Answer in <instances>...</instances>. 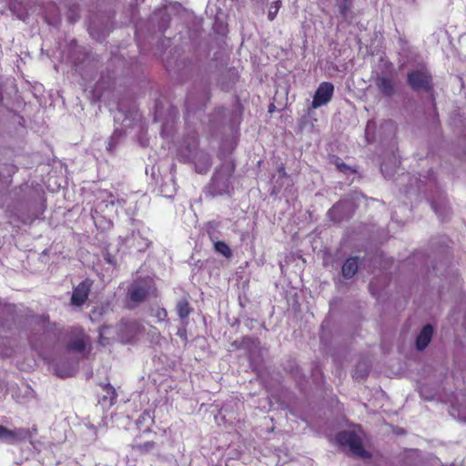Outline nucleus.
I'll list each match as a JSON object with an SVG mask.
<instances>
[{
	"instance_id": "obj_10",
	"label": "nucleus",
	"mask_w": 466,
	"mask_h": 466,
	"mask_svg": "<svg viewBox=\"0 0 466 466\" xmlns=\"http://www.w3.org/2000/svg\"><path fill=\"white\" fill-rule=\"evenodd\" d=\"M28 431L25 429L9 430L3 425H0V440L3 441H21L27 437Z\"/></svg>"
},
{
	"instance_id": "obj_22",
	"label": "nucleus",
	"mask_w": 466,
	"mask_h": 466,
	"mask_svg": "<svg viewBox=\"0 0 466 466\" xmlns=\"http://www.w3.org/2000/svg\"><path fill=\"white\" fill-rule=\"evenodd\" d=\"M155 317L158 321H164L167 319V311L165 308H157L155 312Z\"/></svg>"
},
{
	"instance_id": "obj_12",
	"label": "nucleus",
	"mask_w": 466,
	"mask_h": 466,
	"mask_svg": "<svg viewBox=\"0 0 466 466\" xmlns=\"http://www.w3.org/2000/svg\"><path fill=\"white\" fill-rule=\"evenodd\" d=\"M359 258L350 257L347 258L342 265L341 273L345 279H351L358 271Z\"/></svg>"
},
{
	"instance_id": "obj_7",
	"label": "nucleus",
	"mask_w": 466,
	"mask_h": 466,
	"mask_svg": "<svg viewBox=\"0 0 466 466\" xmlns=\"http://www.w3.org/2000/svg\"><path fill=\"white\" fill-rule=\"evenodd\" d=\"M236 169V164L234 159L229 158L225 160L219 168L217 170L216 174L214 175L212 181L213 185L215 186L217 183L219 182V180H223V190L219 191V194H222L223 192H227L229 185H230V178L232 177L234 172Z\"/></svg>"
},
{
	"instance_id": "obj_15",
	"label": "nucleus",
	"mask_w": 466,
	"mask_h": 466,
	"mask_svg": "<svg viewBox=\"0 0 466 466\" xmlns=\"http://www.w3.org/2000/svg\"><path fill=\"white\" fill-rule=\"evenodd\" d=\"M97 199H100L102 203L107 208L109 205L114 206L116 203H120L119 199L110 191L103 190L100 192Z\"/></svg>"
},
{
	"instance_id": "obj_16",
	"label": "nucleus",
	"mask_w": 466,
	"mask_h": 466,
	"mask_svg": "<svg viewBox=\"0 0 466 466\" xmlns=\"http://www.w3.org/2000/svg\"><path fill=\"white\" fill-rule=\"evenodd\" d=\"M215 250L222 254L225 258H229L232 256V251L228 245L224 241H217L214 244Z\"/></svg>"
},
{
	"instance_id": "obj_6",
	"label": "nucleus",
	"mask_w": 466,
	"mask_h": 466,
	"mask_svg": "<svg viewBox=\"0 0 466 466\" xmlns=\"http://www.w3.org/2000/svg\"><path fill=\"white\" fill-rule=\"evenodd\" d=\"M374 83L380 94L384 97L391 98L398 92V83L392 74H378L374 77Z\"/></svg>"
},
{
	"instance_id": "obj_2",
	"label": "nucleus",
	"mask_w": 466,
	"mask_h": 466,
	"mask_svg": "<svg viewBox=\"0 0 466 466\" xmlns=\"http://www.w3.org/2000/svg\"><path fill=\"white\" fill-rule=\"evenodd\" d=\"M68 341L66 343V350L68 351L83 353L88 349L91 350L90 337L85 332L84 329L80 326L70 327L66 330Z\"/></svg>"
},
{
	"instance_id": "obj_18",
	"label": "nucleus",
	"mask_w": 466,
	"mask_h": 466,
	"mask_svg": "<svg viewBox=\"0 0 466 466\" xmlns=\"http://www.w3.org/2000/svg\"><path fill=\"white\" fill-rule=\"evenodd\" d=\"M45 332L47 334H52L56 340H59L62 335V329L57 326L56 323H48Z\"/></svg>"
},
{
	"instance_id": "obj_5",
	"label": "nucleus",
	"mask_w": 466,
	"mask_h": 466,
	"mask_svg": "<svg viewBox=\"0 0 466 466\" xmlns=\"http://www.w3.org/2000/svg\"><path fill=\"white\" fill-rule=\"evenodd\" d=\"M144 330L143 326L137 320L121 319L117 326V337L122 343L134 342Z\"/></svg>"
},
{
	"instance_id": "obj_21",
	"label": "nucleus",
	"mask_w": 466,
	"mask_h": 466,
	"mask_svg": "<svg viewBox=\"0 0 466 466\" xmlns=\"http://www.w3.org/2000/svg\"><path fill=\"white\" fill-rule=\"evenodd\" d=\"M339 14L346 17L351 7V0H338Z\"/></svg>"
},
{
	"instance_id": "obj_14",
	"label": "nucleus",
	"mask_w": 466,
	"mask_h": 466,
	"mask_svg": "<svg viewBox=\"0 0 466 466\" xmlns=\"http://www.w3.org/2000/svg\"><path fill=\"white\" fill-rule=\"evenodd\" d=\"M130 448L138 452L139 454H147L156 448V442L153 441H146L144 443L138 442L137 439L130 444Z\"/></svg>"
},
{
	"instance_id": "obj_20",
	"label": "nucleus",
	"mask_w": 466,
	"mask_h": 466,
	"mask_svg": "<svg viewBox=\"0 0 466 466\" xmlns=\"http://www.w3.org/2000/svg\"><path fill=\"white\" fill-rule=\"evenodd\" d=\"M100 386L102 390L109 396L111 404H114L117 398L115 388L110 383H101Z\"/></svg>"
},
{
	"instance_id": "obj_26",
	"label": "nucleus",
	"mask_w": 466,
	"mask_h": 466,
	"mask_svg": "<svg viewBox=\"0 0 466 466\" xmlns=\"http://www.w3.org/2000/svg\"><path fill=\"white\" fill-rule=\"evenodd\" d=\"M337 208V206L335 205L332 209L330 210V212H333L335 209Z\"/></svg>"
},
{
	"instance_id": "obj_19",
	"label": "nucleus",
	"mask_w": 466,
	"mask_h": 466,
	"mask_svg": "<svg viewBox=\"0 0 466 466\" xmlns=\"http://www.w3.org/2000/svg\"><path fill=\"white\" fill-rule=\"evenodd\" d=\"M281 5H282L281 0H277V1H274L273 3H271V5L268 8V19L269 21H273L276 18Z\"/></svg>"
},
{
	"instance_id": "obj_4",
	"label": "nucleus",
	"mask_w": 466,
	"mask_h": 466,
	"mask_svg": "<svg viewBox=\"0 0 466 466\" xmlns=\"http://www.w3.org/2000/svg\"><path fill=\"white\" fill-rule=\"evenodd\" d=\"M156 291V288L146 281L136 282L127 289V298L129 303L128 309H134L137 304L145 302L148 297Z\"/></svg>"
},
{
	"instance_id": "obj_23",
	"label": "nucleus",
	"mask_w": 466,
	"mask_h": 466,
	"mask_svg": "<svg viewBox=\"0 0 466 466\" xmlns=\"http://www.w3.org/2000/svg\"><path fill=\"white\" fill-rule=\"evenodd\" d=\"M147 418H149V417H150V415H149V413H148L147 411H144V412L140 415V417H139V419H138V423H139V422H141V420H146V418H147Z\"/></svg>"
},
{
	"instance_id": "obj_13",
	"label": "nucleus",
	"mask_w": 466,
	"mask_h": 466,
	"mask_svg": "<svg viewBox=\"0 0 466 466\" xmlns=\"http://www.w3.org/2000/svg\"><path fill=\"white\" fill-rule=\"evenodd\" d=\"M176 310L181 319H187L192 312L188 299L183 298L178 300L176 304Z\"/></svg>"
},
{
	"instance_id": "obj_11",
	"label": "nucleus",
	"mask_w": 466,
	"mask_h": 466,
	"mask_svg": "<svg viewBox=\"0 0 466 466\" xmlns=\"http://www.w3.org/2000/svg\"><path fill=\"white\" fill-rule=\"evenodd\" d=\"M433 334V328L431 325H425L416 339V348L419 350H423L430 344Z\"/></svg>"
},
{
	"instance_id": "obj_1",
	"label": "nucleus",
	"mask_w": 466,
	"mask_h": 466,
	"mask_svg": "<svg viewBox=\"0 0 466 466\" xmlns=\"http://www.w3.org/2000/svg\"><path fill=\"white\" fill-rule=\"evenodd\" d=\"M407 84L414 92L433 93L434 84L432 76L424 67L409 71L407 73Z\"/></svg>"
},
{
	"instance_id": "obj_9",
	"label": "nucleus",
	"mask_w": 466,
	"mask_h": 466,
	"mask_svg": "<svg viewBox=\"0 0 466 466\" xmlns=\"http://www.w3.org/2000/svg\"><path fill=\"white\" fill-rule=\"evenodd\" d=\"M334 93V86L330 82H321L318 86L312 100V107L318 108L328 104Z\"/></svg>"
},
{
	"instance_id": "obj_8",
	"label": "nucleus",
	"mask_w": 466,
	"mask_h": 466,
	"mask_svg": "<svg viewBox=\"0 0 466 466\" xmlns=\"http://www.w3.org/2000/svg\"><path fill=\"white\" fill-rule=\"evenodd\" d=\"M94 281L91 279H85L74 288L71 296V304L76 307L83 306L88 299Z\"/></svg>"
},
{
	"instance_id": "obj_24",
	"label": "nucleus",
	"mask_w": 466,
	"mask_h": 466,
	"mask_svg": "<svg viewBox=\"0 0 466 466\" xmlns=\"http://www.w3.org/2000/svg\"><path fill=\"white\" fill-rule=\"evenodd\" d=\"M363 365H364L363 376H367L369 374L370 368L367 364H363Z\"/></svg>"
},
{
	"instance_id": "obj_25",
	"label": "nucleus",
	"mask_w": 466,
	"mask_h": 466,
	"mask_svg": "<svg viewBox=\"0 0 466 466\" xmlns=\"http://www.w3.org/2000/svg\"><path fill=\"white\" fill-rule=\"evenodd\" d=\"M273 108H274V105L271 104L270 106H269V112H272L273 111Z\"/></svg>"
},
{
	"instance_id": "obj_17",
	"label": "nucleus",
	"mask_w": 466,
	"mask_h": 466,
	"mask_svg": "<svg viewBox=\"0 0 466 466\" xmlns=\"http://www.w3.org/2000/svg\"><path fill=\"white\" fill-rule=\"evenodd\" d=\"M333 163L336 166L337 169L344 174H348V173L352 174V173L356 172L350 166H348L345 162H343V160L339 157H335Z\"/></svg>"
},
{
	"instance_id": "obj_3",
	"label": "nucleus",
	"mask_w": 466,
	"mask_h": 466,
	"mask_svg": "<svg viewBox=\"0 0 466 466\" xmlns=\"http://www.w3.org/2000/svg\"><path fill=\"white\" fill-rule=\"evenodd\" d=\"M336 441L341 447H349L357 457L368 459L370 454L365 450L360 437L354 431H342L336 435Z\"/></svg>"
}]
</instances>
